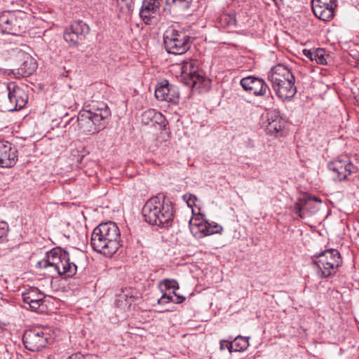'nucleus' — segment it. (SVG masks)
I'll return each instance as SVG.
<instances>
[{"mask_svg":"<svg viewBox=\"0 0 359 359\" xmlns=\"http://www.w3.org/2000/svg\"><path fill=\"white\" fill-rule=\"evenodd\" d=\"M87 107L79 112V126L85 133H98L105 127L104 120L110 116V109L106 103L98 101H92Z\"/></svg>","mask_w":359,"mask_h":359,"instance_id":"f03ea898","label":"nucleus"},{"mask_svg":"<svg viewBox=\"0 0 359 359\" xmlns=\"http://www.w3.org/2000/svg\"><path fill=\"white\" fill-rule=\"evenodd\" d=\"M142 216L147 223L167 228L173 220V208L171 203L161 201L158 197L149 199L144 204Z\"/></svg>","mask_w":359,"mask_h":359,"instance_id":"7ed1b4c3","label":"nucleus"},{"mask_svg":"<svg viewBox=\"0 0 359 359\" xmlns=\"http://www.w3.org/2000/svg\"><path fill=\"white\" fill-rule=\"evenodd\" d=\"M79 254L81 257H83V256H84V255H83V252H79Z\"/></svg>","mask_w":359,"mask_h":359,"instance_id":"c03bdc74","label":"nucleus"},{"mask_svg":"<svg viewBox=\"0 0 359 359\" xmlns=\"http://www.w3.org/2000/svg\"><path fill=\"white\" fill-rule=\"evenodd\" d=\"M118 4H123L127 8H130L131 7L133 0H116Z\"/></svg>","mask_w":359,"mask_h":359,"instance_id":"ea45409f","label":"nucleus"},{"mask_svg":"<svg viewBox=\"0 0 359 359\" xmlns=\"http://www.w3.org/2000/svg\"><path fill=\"white\" fill-rule=\"evenodd\" d=\"M69 27L79 36L81 40L84 39L86 36L90 32L89 26L81 20H74Z\"/></svg>","mask_w":359,"mask_h":359,"instance_id":"b1692460","label":"nucleus"},{"mask_svg":"<svg viewBox=\"0 0 359 359\" xmlns=\"http://www.w3.org/2000/svg\"><path fill=\"white\" fill-rule=\"evenodd\" d=\"M154 114L152 125H158L161 128L165 127L166 125V120L164 116L156 110Z\"/></svg>","mask_w":359,"mask_h":359,"instance_id":"2f4dec72","label":"nucleus"},{"mask_svg":"<svg viewBox=\"0 0 359 359\" xmlns=\"http://www.w3.org/2000/svg\"><path fill=\"white\" fill-rule=\"evenodd\" d=\"M0 29L4 33L17 34L18 25L16 18L10 13L1 15Z\"/></svg>","mask_w":359,"mask_h":359,"instance_id":"6ab92c4d","label":"nucleus"},{"mask_svg":"<svg viewBox=\"0 0 359 359\" xmlns=\"http://www.w3.org/2000/svg\"><path fill=\"white\" fill-rule=\"evenodd\" d=\"M316 260L312 264L316 266L317 274L322 278H327L335 273V268L330 266L324 258L319 255L316 256Z\"/></svg>","mask_w":359,"mask_h":359,"instance_id":"aec40b11","label":"nucleus"},{"mask_svg":"<svg viewBox=\"0 0 359 359\" xmlns=\"http://www.w3.org/2000/svg\"><path fill=\"white\" fill-rule=\"evenodd\" d=\"M184 199L187 200V203L189 206H192L193 205L195 204V201L196 200V197L195 196L191 195V194H190L189 196L185 195L184 196Z\"/></svg>","mask_w":359,"mask_h":359,"instance_id":"4c0bfd02","label":"nucleus"},{"mask_svg":"<svg viewBox=\"0 0 359 359\" xmlns=\"http://www.w3.org/2000/svg\"><path fill=\"white\" fill-rule=\"evenodd\" d=\"M44 299L43 294L38 292L37 289L30 288L22 293L23 302H32L35 299Z\"/></svg>","mask_w":359,"mask_h":359,"instance_id":"cd10ccee","label":"nucleus"},{"mask_svg":"<svg viewBox=\"0 0 359 359\" xmlns=\"http://www.w3.org/2000/svg\"><path fill=\"white\" fill-rule=\"evenodd\" d=\"M226 348L228 349L229 351V352L232 351L231 342H229V341H226V340H222L220 341V349L221 350H224Z\"/></svg>","mask_w":359,"mask_h":359,"instance_id":"e433bc0d","label":"nucleus"},{"mask_svg":"<svg viewBox=\"0 0 359 359\" xmlns=\"http://www.w3.org/2000/svg\"><path fill=\"white\" fill-rule=\"evenodd\" d=\"M165 48L168 53L181 55L190 48V37L185 32L168 29L163 36Z\"/></svg>","mask_w":359,"mask_h":359,"instance_id":"20e7f679","label":"nucleus"},{"mask_svg":"<svg viewBox=\"0 0 359 359\" xmlns=\"http://www.w3.org/2000/svg\"><path fill=\"white\" fill-rule=\"evenodd\" d=\"M156 109H150L144 111L142 114V122L145 125L152 124Z\"/></svg>","mask_w":359,"mask_h":359,"instance_id":"7c9ffc66","label":"nucleus"},{"mask_svg":"<svg viewBox=\"0 0 359 359\" xmlns=\"http://www.w3.org/2000/svg\"><path fill=\"white\" fill-rule=\"evenodd\" d=\"M325 50L323 48H318L315 50L304 49L303 54L311 61H315L319 65L327 64V60L325 58Z\"/></svg>","mask_w":359,"mask_h":359,"instance_id":"5701e85b","label":"nucleus"},{"mask_svg":"<svg viewBox=\"0 0 359 359\" xmlns=\"http://www.w3.org/2000/svg\"><path fill=\"white\" fill-rule=\"evenodd\" d=\"M25 304L29 305V308L34 311L41 312L43 309H41V306H43V299H35L32 302H26Z\"/></svg>","mask_w":359,"mask_h":359,"instance_id":"473e14b6","label":"nucleus"},{"mask_svg":"<svg viewBox=\"0 0 359 359\" xmlns=\"http://www.w3.org/2000/svg\"><path fill=\"white\" fill-rule=\"evenodd\" d=\"M294 75L285 65L278 64L273 67L268 73V80L273 85H280L283 81L293 79Z\"/></svg>","mask_w":359,"mask_h":359,"instance_id":"2eb2a0df","label":"nucleus"},{"mask_svg":"<svg viewBox=\"0 0 359 359\" xmlns=\"http://www.w3.org/2000/svg\"><path fill=\"white\" fill-rule=\"evenodd\" d=\"M68 358L69 359H83V355L79 353H77L75 354H72Z\"/></svg>","mask_w":359,"mask_h":359,"instance_id":"a19ab883","label":"nucleus"},{"mask_svg":"<svg viewBox=\"0 0 359 359\" xmlns=\"http://www.w3.org/2000/svg\"><path fill=\"white\" fill-rule=\"evenodd\" d=\"M121 233L114 222H106L95 227L91 234L93 249L106 257H111L121 246Z\"/></svg>","mask_w":359,"mask_h":359,"instance_id":"f257e3e1","label":"nucleus"},{"mask_svg":"<svg viewBox=\"0 0 359 359\" xmlns=\"http://www.w3.org/2000/svg\"><path fill=\"white\" fill-rule=\"evenodd\" d=\"M272 1L275 3V4H276V6H279V4H280V2H282V1H283V0H272Z\"/></svg>","mask_w":359,"mask_h":359,"instance_id":"37998d69","label":"nucleus"},{"mask_svg":"<svg viewBox=\"0 0 359 359\" xmlns=\"http://www.w3.org/2000/svg\"><path fill=\"white\" fill-rule=\"evenodd\" d=\"M306 200L307 201V203L310 201H317V202H321V201L319 198H316V197H308V198L306 197Z\"/></svg>","mask_w":359,"mask_h":359,"instance_id":"79ce46f5","label":"nucleus"},{"mask_svg":"<svg viewBox=\"0 0 359 359\" xmlns=\"http://www.w3.org/2000/svg\"><path fill=\"white\" fill-rule=\"evenodd\" d=\"M67 359H69V358H67Z\"/></svg>","mask_w":359,"mask_h":359,"instance_id":"a18cd8bd","label":"nucleus"},{"mask_svg":"<svg viewBox=\"0 0 359 359\" xmlns=\"http://www.w3.org/2000/svg\"><path fill=\"white\" fill-rule=\"evenodd\" d=\"M337 6V0H313L312 9L320 20L328 22L333 19Z\"/></svg>","mask_w":359,"mask_h":359,"instance_id":"1a4fd4ad","label":"nucleus"},{"mask_svg":"<svg viewBox=\"0 0 359 359\" xmlns=\"http://www.w3.org/2000/svg\"><path fill=\"white\" fill-rule=\"evenodd\" d=\"M17 160V151L12 148L11 144L8 142H0V166L11 168L16 163Z\"/></svg>","mask_w":359,"mask_h":359,"instance_id":"ddd939ff","label":"nucleus"},{"mask_svg":"<svg viewBox=\"0 0 359 359\" xmlns=\"http://www.w3.org/2000/svg\"><path fill=\"white\" fill-rule=\"evenodd\" d=\"M6 88L8 92V97L9 102L13 105V109L11 110H18L23 108L28 100V95L25 90L18 86L14 82L8 83Z\"/></svg>","mask_w":359,"mask_h":359,"instance_id":"9b49d317","label":"nucleus"},{"mask_svg":"<svg viewBox=\"0 0 359 359\" xmlns=\"http://www.w3.org/2000/svg\"><path fill=\"white\" fill-rule=\"evenodd\" d=\"M161 2V0H144L140 14L146 23L157 13Z\"/></svg>","mask_w":359,"mask_h":359,"instance_id":"a211bd4d","label":"nucleus"},{"mask_svg":"<svg viewBox=\"0 0 359 359\" xmlns=\"http://www.w3.org/2000/svg\"><path fill=\"white\" fill-rule=\"evenodd\" d=\"M64 39L71 45H75L79 40H81L79 36H77V34L73 30H72L70 27L65 29L64 32Z\"/></svg>","mask_w":359,"mask_h":359,"instance_id":"c85d7f7f","label":"nucleus"},{"mask_svg":"<svg viewBox=\"0 0 359 359\" xmlns=\"http://www.w3.org/2000/svg\"><path fill=\"white\" fill-rule=\"evenodd\" d=\"M189 229L196 238H202L214 233H221L223 228L216 224L210 223L201 216L192 217L189 221Z\"/></svg>","mask_w":359,"mask_h":359,"instance_id":"423d86ee","label":"nucleus"},{"mask_svg":"<svg viewBox=\"0 0 359 359\" xmlns=\"http://www.w3.org/2000/svg\"><path fill=\"white\" fill-rule=\"evenodd\" d=\"M193 0H166V4L174 8L187 10L192 4Z\"/></svg>","mask_w":359,"mask_h":359,"instance_id":"bb28decb","label":"nucleus"},{"mask_svg":"<svg viewBox=\"0 0 359 359\" xmlns=\"http://www.w3.org/2000/svg\"><path fill=\"white\" fill-rule=\"evenodd\" d=\"M294 77L293 79H288L283 81L280 85L272 86L273 89L276 91L278 97L282 100L292 98L297 93V89L294 86Z\"/></svg>","mask_w":359,"mask_h":359,"instance_id":"dca6fc26","label":"nucleus"},{"mask_svg":"<svg viewBox=\"0 0 359 359\" xmlns=\"http://www.w3.org/2000/svg\"><path fill=\"white\" fill-rule=\"evenodd\" d=\"M249 346L248 337L237 336L231 342V348L234 351H243Z\"/></svg>","mask_w":359,"mask_h":359,"instance_id":"393cba45","label":"nucleus"},{"mask_svg":"<svg viewBox=\"0 0 359 359\" xmlns=\"http://www.w3.org/2000/svg\"><path fill=\"white\" fill-rule=\"evenodd\" d=\"M328 168L334 175V179L339 181L346 179L356 170V168L347 156H341L333 160L328 164Z\"/></svg>","mask_w":359,"mask_h":359,"instance_id":"6e6552de","label":"nucleus"},{"mask_svg":"<svg viewBox=\"0 0 359 359\" xmlns=\"http://www.w3.org/2000/svg\"><path fill=\"white\" fill-rule=\"evenodd\" d=\"M155 96L158 100L175 103L180 97V93L177 86L164 81L156 86Z\"/></svg>","mask_w":359,"mask_h":359,"instance_id":"f8f14e48","label":"nucleus"},{"mask_svg":"<svg viewBox=\"0 0 359 359\" xmlns=\"http://www.w3.org/2000/svg\"><path fill=\"white\" fill-rule=\"evenodd\" d=\"M173 298V294H172L164 293L161 297L158 299V303L159 304H163L168 302H172V299Z\"/></svg>","mask_w":359,"mask_h":359,"instance_id":"c9c22d12","label":"nucleus"},{"mask_svg":"<svg viewBox=\"0 0 359 359\" xmlns=\"http://www.w3.org/2000/svg\"><path fill=\"white\" fill-rule=\"evenodd\" d=\"M172 294L173 298L172 299V302H174L175 304H180L182 303L185 299V297L180 295H177V294H175L174 291L172 292Z\"/></svg>","mask_w":359,"mask_h":359,"instance_id":"58836bf2","label":"nucleus"},{"mask_svg":"<svg viewBox=\"0 0 359 359\" xmlns=\"http://www.w3.org/2000/svg\"><path fill=\"white\" fill-rule=\"evenodd\" d=\"M36 69V64L34 60L31 57H27V60L24 62L22 65L21 68L19 69L21 71L20 74L22 76L31 75Z\"/></svg>","mask_w":359,"mask_h":359,"instance_id":"a878e982","label":"nucleus"},{"mask_svg":"<svg viewBox=\"0 0 359 359\" xmlns=\"http://www.w3.org/2000/svg\"><path fill=\"white\" fill-rule=\"evenodd\" d=\"M240 84L245 91H249L255 96L269 97L271 95L269 86L261 78L249 76L243 78Z\"/></svg>","mask_w":359,"mask_h":359,"instance_id":"0eeeda50","label":"nucleus"},{"mask_svg":"<svg viewBox=\"0 0 359 359\" xmlns=\"http://www.w3.org/2000/svg\"><path fill=\"white\" fill-rule=\"evenodd\" d=\"M319 255L335 269L338 268L342 263L340 253L337 250H327L320 252Z\"/></svg>","mask_w":359,"mask_h":359,"instance_id":"4be33fe9","label":"nucleus"},{"mask_svg":"<svg viewBox=\"0 0 359 359\" xmlns=\"http://www.w3.org/2000/svg\"><path fill=\"white\" fill-rule=\"evenodd\" d=\"M63 252L60 248H54L46 255V260H43L44 267L52 266L58 273L59 270H64L62 266Z\"/></svg>","mask_w":359,"mask_h":359,"instance_id":"f3484780","label":"nucleus"},{"mask_svg":"<svg viewBox=\"0 0 359 359\" xmlns=\"http://www.w3.org/2000/svg\"><path fill=\"white\" fill-rule=\"evenodd\" d=\"M62 266L64 270H59L58 274L64 275L66 277H72L76 273L77 264L75 256L72 255V257L68 252H63Z\"/></svg>","mask_w":359,"mask_h":359,"instance_id":"412c9836","label":"nucleus"},{"mask_svg":"<svg viewBox=\"0 0 359 359\" xmlns=\"http://www.w3.org/2000/svg\"><path fill=\"white\" fill-rule=\"evenodd\" d=\"M161 287H164L165 289H178V284L175 280H165L161 284Z\"/></svg>","mask_w":359,"mask_h":359,"instance_id":"f704fd0d","label":"nucleus"},{"mask_svg":"<svg viewBox=\"0 0 359 359\" xmlns=\"http://www.w3.org/2000/svg\"><path fill=\"white\" fill-rule=\"evenodd\" d=\"M8 232V225L6 222H0V242L5 241Z\"/></svg>","mask_w":359,"mask_h":359,"instance_id":"72a5a7b5","label":"nucleus"},{"mask_svg":"<svg viewBox=\"0 0 359 359\" xmlns=\"http://www.w3.org/2000/svg\"><path fill=\"white\" fill-rule=\"evenodd\" d=\"M182 76L185 85L194 88L203 81V76L196 72L192 62H185L182 67Z\"/></svg>","mask_w":359,"mask_h":359,"instance_id":"4468645a","label":"nucleus"},{"mask_svg":"<svg viewBox=\"0 0 359 359\" xmlns=\"http://www.w3.org/2000/svg\"><path fill=\"white\" fill-rule=\"evenodd\" d=\"M284 120L278 111H268L263 117L262 126L269 134L274 135L284 128Z\"/></svg>","mask_w":359,"mask_h":359,"instance_id":"9d476101","label":"nucleus"},{"mask_svg":"<svg viewBox=\"0 0 359 359\" xmlns=\"http://www.w3.org/2000/svg\"><path fill=\"white\" fill-rule=\"evenodd\" d=\"M307 205V201L306 200V197L302 198H299V201L296 203L294 205V210L296 214L301 218L304 217V213L302 212L304 207Z\"/></svg>","mask_w":359,"mask_h":359,"instance_id":"c756f323","label":"nucleus"},{"mask_svg":"<svg viewBox=\"0 0 359 359\" xmlns=\"http://www.w3.org/2000/svg\"><path fill=\"white\" fill-rule=\"evenodd\" d=\"M25 348L31 351H39L50 343L51 337L44 330L37 328L26 331L22 337Z\"/></svg>","mask_w":359,"mask_h":359,"instance_id":"39448f33","label":"nucleus"}]
</instances>
